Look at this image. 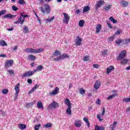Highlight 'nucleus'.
<instances>
[{
	"label": "nucleus",
	"mask_w": 130,
	"mask_h": 130,
	"mask_svg": "<svg viewBox=\"0 0 130 130\" xmlns=\"http://www.w3.org/2000/svg\"><path fill=\"white\" fill-rule=\"evenodd\" d=\"M42 51H44V49L26 48L25 49V52H27V53H40V52H42Z\"/></svg>",
	"instance_id": "f257e3e1"
},
{
	"label": "nucleus",
	"mask_w": 130,
	"mask_h": 130,
	"mask_svg": "<svg viewBox=\"0 0 130 130\" xmlns=\"http://www.w3.org/2000/svg\"><path fill=\"white\" fill-rule=\"evenodd\" d=\"M40 9H41V12L45 14L46 13L47 14H49L50 13V11H51V9H50V6H49V5L48 4H45L44 8L41 7Z\"/></svg>",
	"instance_id": "f03ea898"
},
{
	"label": "nucleus",
	"mask_w": 130,
	"mask_h": 130,
	"mask_svg": "<svg viewBox=\"0 0 130 130\" xmlns=\"http://www.w3.org/2000/svg\"><path fill=\"white\" fill-rule=\"evenodd\" d=\"M27 17H28V15H27L21 14V16L18 18L17 21L14 22V24H19V23H20L21 25H23L25 21V18H26Z\"/></svg>",
	"instance_id": "7ed1b4c3"
},
{
	"label": "nucleus",
	"mask_w": 130,
	"mask_h": 130,
	"mask_svg": "<svg viewBox=\"0 0 130 130\" xmlns=\"http://www.w3.org/2000/svg\"><path fill=\"white\" fill-rule=\"evenodd\" d=\"M126 55V51L123 50L122 51L117 57V60H122Z\"/></svg>",
	"instance_id": "20e7f679"
},
{
	"label": "nucleus",
	"mask_w": 130,
	"mask_h": 130,
	"mask_svg": "<svg viewBox=\"0 0 130 130\" xmlns=\"http://www.w3.org/2000/svg\"><path fill=\"white\" fill-rule=\"evenodd\" d=\"M70 58V56H69V55H68L67 54H63L57 58H54L53 60H54L55 61H59L60 59H64V58Z\"/></svg>",
	"instance_id": "39448f33"
},
{
	"label": "nucleus",
	"mask_w": 130,
	"mask_h": 130,
	"mask_svg": "<svg viewBox=\"0 0 130 130\" xmlns=\"http://www.w3.org/2000/svg\"><path fill=\"white\" fill-rule=\"evenodd\" d=\"M63 15L64 17L63 18V23H65V24H69V21H70V19H71V16L68 13H63Z\"/></svg>",
	"instance_id": "423d86ee"
},
{
	"label": "nucleus",
	"mask_w": 130,
	"mask_h": 130,
	"mask_svg": "<svg viewBox=\"0 0 130 130\" xmlns=\"http://www.w3.org/2000/svg\"><path fill=\"white\" fill-rule=\"evenodd\" d=\"M59 105H58V103H57L55 101H53L49 105V108L51 110L52 109H55V108H57Z\"/></svg>",
	"instance_id": "0eeeda50"
},
{
	"label": "nucleus",
	"mask_w": 130,
	"mask_h": 130,
	"mask_svg": "<svg viewBox=\"0 0 130 130\" xmlns=\"http://www.w3.org/2000/svg\"><path fill=\"white\" fill-rule=\"evenodd\" d=\"M14 63V60H7L5 63V69L8 70L9 68H11Z\"/></svg>",
	"instance_id": "6e6552de"
},
{
	"label": "nucleus",
	"mask_w": 130,
	"mask_h": 130,
	"mask_svg": "<svg viewBox=\"0 0 130 130\" xmlns=\"http://www.w3.org/2000/svg\"><path fill=\"white\" fill-rule=\"evenodd\" d=\"M15 99H17L18 98V94L20 92V83H18L15 86Z\"/></svg>",
	"instance_id": "1a4fd4ad"
},
{
	"label": "nucleus",
	"mask_w": 130,
	"mask_h": 130,
	"mask_svg": "<svg viewBox=\"0 0 130 130\" xmlns=\"http://www.w3.org/2000/svg\"><path fill=\"white\" fill-rule=\"evenodd\" d=\"M34 74H35V73L34 72V71H27L22 75V77L23 78H27V77H31V76H33V75H34Z\"/></svg>",
	"instance_id": "9d476101"
},
{
	"label": "nucleus",
	"mask_w": 130,
	"mask_h": 130,
	"mask_svg": "<svg viewBox=\"0 0 130 130\" xmlns=\"http://www.w3.org/2000/svg\"><path fill=\"white\" fill-rule=\"evenodd\" d=\"M59 93V88L58 87H56L55 89H54L52 91L49 92L50 96H55L57 94Z\"/></svg>",
	"instance_id": "9b49d317"
},
{
	"label": "nucleus",
	"mask_w": 130,
	"mask_h": 130,
	"mask_svg": "<svg viewBox=\"0 0 130 130\" xmlns=\"http://www.w3.org/2000/svg\"><path fill=\"white\" fill-rule=\"evenodd\" d=\"M75 43L76 45H77L78 46H80L82 43V38H80V37L78 36L77 37L75 41Z\"/></svg>",
	"instance_id": "f8f14e48"
},
{
	"label": "nucleus",
	"mask_w": 130,
	"mask_h": 130,
	"mask_svg": "<svg viewBox=\"0 0 130 130\" xmlns=\"http://www.w3.org/2000/svg\"><path fill=\"white\" fill-rule=\"evenodd\" d=\"M74 125L76 127H81L82 126V120H76L74 123Z\"/></svg>",
	"instance_id": "ddd939ff"
},
{
	"label": "nucleus",
	"mask_w": 130,
	"mask_h": 130,
	"mask_svg": "<svg viewBox=\"0 0 130 130\" xmlns=\"http://www.w3.org/2000/svg\"><path fill=\"white\" fill-rule=\"evenodd\" d=\"M104 114H105V109L103 108L102 114L101 115L98 114L96 115V116H97L98 119L100 120V121H102V120H103V119H101V115H102V116H103V115H104Z\"/></svg>",
	"instance_id": "4468645a"
},
{
	"label": "nucleus",
	"mask_w": 130,
	"mask_h": 130,
	"mask_svg": "<svg viewBox=\"0 0 130 130\" xmlns=\"http://www.w3.org/2000/svg\"><path fill=\"white\" fill-rule=\"evenodd\" d=\"M114 71V67L113 66H110L107 69V75H109L110 74L111 72H113Z\"/></svg>",
	"instance_id": "2eb2a0df"
},
{
	"label": "nucleus",
	"mask_w": 130,
	"mask_h": 130,
	"mask_svg": "<svg viewBox=\"0 0 130 130\" xmlns=\"http://www.w3.org/2000/svg\"><path fill=\"white\" fill-rule=\"evenodd\" d=\"M101 29H102V25L100 24H98L95 28V33H96L97 34H98V33H100Z\"/></svg>",
	"instance_id": "dca6fc26"
},
{
	"label": "nucleus",
	"mask_w": 130,
	"mask_h": 130,
	"mask_svg": "<svg viewBox=\"0 0 130 130\" xmlns=\"http://www.w3.org/2000/svg\"><path fill=\"white\" fill-rule=\"evenodd\" d=\"M104 4V1L103 0H100L99 1L96 2V8L98 9L99 8H100L101 7L102 5H103Z\"/></svg>",
	"instance_id": "f3484780"
},
{
	"label": "nucleus",
	"mask_w": 130,
	"mask_h": 130,
	"mask_svg": "<svg viewBox=\"0 0 130 130\" xmlns=\"http://www.w3.org/2000/svg\"><path fill=\"white\" fill-rule=\"evenodd\" d=\"M101 82L99 81H96L94 84V88L96 90L98 89L99 88H100Z\"/></svg>",
	"instance_id": "a211bd4d"
},
{
	"label": "nucleus",
	"mask_w": 130,
	"mask_h": 130,
	"mask_svg": "<svg viewBox=\"0 0 130 130\" xmlns=\"http://www.w3.org/2000/svg\"><path fill=\"white\" fill-rule=\"evenodd\" d=\"M3 18L4 19H7V18H9V19H14V18H15V16L12 15L11 14H8L4 15L3 16Z\"/></svg>",
	"instance_id": "6ab92c4d"
},
{
	"label": "nucleus",
	"mask_w": 130,
	"mask_h": 130,
	"mask_svg": "<svg viewBox=\"0 0 130 130\" xmlns=\"http://www.w3.org/2000/svg\"><path fill=\"white\" fill-rule=\"evenodd\" d=\"M111 7H112V6L111 5H106L104 7V10H105V11H106V12H109V11H110V10H111Z\"/></svg>",
	"instance_id": "aec40b11"
},
{
	"label": "nucleus",
	"mask_w": 130,
	"mask_h": 130,
	"mask_svg": "<svg viewBox=\"0 0 130 130\" xmlns=\"http://www.w3.org/2000/svg\"><path fill=\"white\" fill-rule=\"evenodd\" d=\"M39 87V85H38V84L36 85L35 86H34L29 91V94H32V93H33V92H34V91H35L37 88Z\"/></svg>",
	"instance_id": "412c9836"
},
{
	"label": "nucleus",
	"mask_w": 130,
	"mask_h": 130,
	"mask_svg": "<svg viewBox=\"0 0 130 130\" xmlns=\"http://www.w3.org/2000/svg\"><path fill=\"white\" fill-rule=\"evenodd\" d=\"M19 128L21 130L25 129L26 127H27V125L24 124H19L18 125Z\"/></svg>",
	"instance_id": "4be33fe9"
},
{
	"label": "nucleus",
	"mask_w": 130,
	"mask_h": 130,
	"mask_svg": "<svg viewBox=\"0 0 130 130\" xmlns=\"http://www.w3.org/2000/svg\"><path fill=\"white\" fill-rule=\"evenodd\" d=\"M42 69H43V66H39L36 68V70H35L34 72V73H36V72H40V71H42Z\"/></svg>",
	"instance_id": "5701e85b"
},
{
	"label": "nucleus",
	"mask_w": 130,
	"mask_h": 130,
	"mask_svg": "<svg viewBox=\"0 0 130 130\" xmlns=\"http://www.w3.org/2000/svg\"><path fill=\"white\" fill-rule=\"evenodd\" d=\"M65 104L66 105H68V106H72V104L71 103V101H70V100L69 99H66L64 101Z\"/></svg>",
	"instance_id": "b1692460"
},
{
	"label": "nucleus",
	"mask_w": 130,
	"mask_h": 130,
	"mask_svg": "<svg viewBox=\"0 0 130 130\" xmlns=\"http://www.w3.org/2000/svg\"><path fill=\"white\" fill-rule=\"evenodd\" d=\"M117 124V122H114L113 124L110 125L111 130H114V128L116 127V125Z\"/></svg>",
	"instance_id": "393cba45"
},
{
	"label": "nucleus",
	"mask_w": 130,
	"mask_h": 130,
	"mask_svg": "<svg viewBox=\"0 0 130 130\" xmlns=\"http://www.w3.org/2000/svg\"><path fill=\"white\" fill-rule=\"evenodd\" d=\"M53 20H54V17L53 16V17H51L50 18L46 19L45 20V21L46 22V23H49V22L53 21Z\"/></svg>",
	"instance_id": "a878e982"
},
{
	"label": "nucleus",
	"mask_w": 130,
	"mask_h": 130,
	"mask_svg": "<svg viewBox=\"0 0 130 130\" xmlns=\"http://www.w3.org/2000/svg\"><path fill=\"white\" fill-rule=\"evenodd\" d=\"M88 11H90V7L89 6H85L83 9V13H87Z\"/></svg>",
	"instance_id": "bb28decb"
},
{
	"label": "nucleus",
	"mask_w": 130,
	"mask_h": 130,
	"mask_svg": "<svg viewBox=\"0 0 130 130\" xmlns=\"http://www.w3.org/2000/svg\"><path fill=\"white\" fill-rule=\"evenodd\" d=\"M72 109V106H69L66 111V112L68 115H70L72 113V111L71 109Z\"/></svg>",
	"instance_id": "cd10ccee"
},
{
	"label": "nucleus",
	"mask_w": 130,
	"mask_h": 130,
	"mask_svg": "<svg viewBox=\"0 0 130 130\" xmlns=\"http://www.w3.org/2000/svg\"><path fill=\"white\" fill-rule=\"evenodd\" d=\"M37 107L40 109H43V106L42 105V103L41 102H38Z\"/></svg>",
	"instance_id": "c85d7f7f"
},
{
	"label": "nucleus",
	"mask_w": 130,
	"mask_h": 130,
	"mask_svg": "<svg viewBox=\"0 0 130 130\" xmlns=\"http://www.w3.org/2000/svg\"><path fill=\"white\" fill-rule=\"evenodd\" d=\"M0 45H1V46H7L8 44H7L5 41L1 40L0 41Z\"/></svg>",
	"instance_id": "c756f323"
},
{
	"label": "nucleus",
	"mask_w": 130,
	"mask_h": 130,
	"mask_svg": "<svg viewBox=\"0 0 130 130\" xmlns=\"http://www.w3.org/2000/svg\"><path fill=\"white\" fill-rule=\"evenodd\" d=\"M27 58L30 60H35V59H36V57L35 56L30 55L27 57Z\"/></svg>",
	"instance_id": "7c9ffc66"
},
{
	"label": "nucleus",
	"mask_w": 130,
	"mask_h": 130,
	"mask_svg": "<svg viewBox=\"0 0 130 130\" xmlns=\"http://www.w3.org/2000/svg\"><path fill=\"white\" fill-rule=\"evenodd\" d=\"M43 126L46 128H48L49 127H51L52 126V124L51 123H48L45 124Z\"/></svg>",
	"instance_id": "2f4dec72"
},
{
	"label": "nucleus",
	"mask_w": 130,
	"mask_h": 130,
	"mask_svg": "<svg viewBox=\"0 0 130 130\" xmlns=\"http://www.w3.org/2000/svg\"><path fill=\"white\" fill-rule=\"evenodd\" d=\"M121 4L123 7H127V6H128V3L125 1H121Z\"/></svg>",
	"instance_id": "473e14b6"
},
{
	"label": "nucleus",
	"mask_w": 130,
	"mask_h": 130,
	"mask_svg": "<svg viewBox=\"0 0 130 130\" xmlns=\"http://www.w3.org/2000/svg\"><path fill=\"white\" fill-rule=\"evenodd\" d=\"M53 55H54V56H57V55H60V54H61V53H60V52L59 51H55L53 53Z\"/></svg>",
	"instance_id": "72a5a7b5"
},
{
	"label": "nucleus",
	"mask_w": 130,
	"mask_h": 130,
	"mask_svg": "<svg viewBox=\"0 0 130 130\" xmlns=\"http://www.w3.org/2000/svg\"><path fill=\"white\" fill-rule=\"evenodd\" d=\"M85 21L84 20H80L79 22V25L80 27H83L84 26V24Z\"/></svg>",
	"instance_id": "f704fd0d"
},
{
	"label": "nucleus",
	"mask_w": 130,
	"mask_h": 130,
	"mask_svg": "<svg viewBox=\"0 0 130 130\" xmlns=\"http://www.w3.org/2000/svg\"><path fill=\"white\" fill-rule=\"evenodd\" d=\"M123 102H125L126 103H128V102H130V98L123 99Z\"/></svg>",
	"instance_id": "c9c22d12"
},
{
	"label": "nucleus",
	"mask_w": 130,
	"mask_h": 130,
	"mask_svg": "<svg viewBox=\"0 0 130 130\" xmlns=\"http://www.w3.org/2000/svg\"><path fill=\"white\" fill-rule=\"evenodd\" d=\"M29 32V29L28 28V27L24 26L23 28V33H28Z\"/></svg>",
	"instance_id": "e433bc0d"
},
{
	"label": "nucleus",
	"mask_w": 130,
	"mask_h": 130,
	"mask_svg": "<svg viewBox=\"0 0 130 130\" xmlns=\"http://www.w3.org/2000/svg\"><path fill=\"white\" fill-rule=\"evenodd\" d=\"M8 73H9L10 76H13L14 75V70H7Z\"/></svg>",
	"instance_id": "4c0bfd02"
},
{
	"label": "nucleus",
	"mask_w": 130,
	"mask_h": 130,
	"mask_svg": "<svg viewBox=\"0 0 130 130\" xmlns=\"http://www.w3.org/2000/svg\"><path fill=\"white\" fill-rule=\"evenodd\" d=\"M121 33H122V30L119 29L115 32V35H119V34H121Z\"/></svg>",
	"instance_id": "58836bf2"
},
{
	"label": "nucleus",
	"mask_w": 130,
	"mask_h": 130,
	"mask_svg": "<svg viewBox=\"0 0 130 130\" xmlns=\"http://www.w3.org/2000/svg\"><path fill=\"white\" fill-rule=\"evenodd\" d=\"M128 60L127 59H124L121 61V64H124L125 63H127Z\"/></svg>",
	"instance_id": "ea45409f"
},
{
	"label": "nucleus",
	"mask_w": 130,
	"mask_h": 130,
	"mask_svg": "<svg viewBox=\"0 0 130 130\" xmlns=\"http://www.w3.org/2000/svg\"><path fill=\"white\" fill-rule=\"evenodd\" d=\"M116 94L115 93H114L112 95H111L110 96H109L108 97V99H109V100H110L111 99H112V98H114V97H116Z\"/></svg>",
	"instance_id": "a19ab883"
},
{
	"label": "nucleus",
	"mask_w": 130,
	"mask_h": 130,
	"mask_svg": "<svg viewBox=\"0 0 130 130\" xmlns=\"http://www.w3.org/2000/svg\"><path fill=\"white\" fill-rule=\"evenodd\" d=\"M34 105V103H29L28 104H27L26 105V107L27 108H29V107H32V106H33V105Z\"/></svg>",
	"instance_id": "79ce46f5"
},
{
	"label": "nucleus",
	"mask_w": 130,
	"mask_h": 130,
	"mask_svg": "<svg viewBox=\"0 0 130 130\" xmlns=\"http://www.w3.org/2000/svg\"><path fill=\"white\" fill-rule=\"evenodd\" d=\"M123 43V40H122L121 39H118L116 41V44H120V43Z\"/></svg>",
	"instance_id": "37998d69"
},
{
	"label": "nucleus",
	"mask_w": 130,
	"mask_h": 130,
	"mask_svg": "<svg viewBox=\"0 0 130 130\" xmlns=\"http://www.w3.org/2000/svg\"><path fill=\"white\" fill-rule=\"evenodd\" d=\"M127 43H130V39H126L123 42V44H127Z\"/></svg>",
	"instance_id": "c03bdc74"
},
{
	"label": "nucleus",
	"mask_w": 130,
	"mask_h": 130,
	"mask_svg": "<svg viewBox=\"0 0 130 130\" xmlns=\"http://www.w3.org/2000/svg\"><path fill=\"white\" fill-rule=\"evenodd\" d=\"M41 126V125L40 124H38V125H35V130H39V127Z\"/></svg>",
	"instance_id": "a18cd8bd"
},
{
	"label": "nucleus",
	"mask_w": 130,
	"mask_h": 130,
	"mask_svg": "<svg viewBox=\"0 0 130 130\" xmlns=\"http://www.w3.org/2000/svg\"><path fill=\"white\" fill-rule=\"evenodd\" d=\"M18 3L19 5H25V1L24 0H18Z\"/></svg>",
	"instance_id": "49530a36"
},
{
	"label": "nucleus",
	"mask_w": 130,
	"mask_h": 130,
	"mask_svg": "<svg viewBox=\"0 0 130 130\" xmlns=\"http://www.w3.org/2000/svg\"><path fill=\"white\" fill-rule=\"evenodd\" d=\"M3 94H8V92H9V90L8 89H3L2 91Z\"/></svg>",
	"instance_id": "de8ad7c7"
},
{
	"label": "nucleus",
	"mask_w": 130,
	"mask_h": 130,
	"mask_svg": "<svg viewBox=\"0 0 130 130\" xmlns=\"http://www.w3.org/2000/svg\"><path fill=\"white\" fill-rule=\"evenodd\" d=\"M7 13V11L5 10H3L1 11H0V17L2 16V15H5Z\"/></svg>",
	"instance_id": "09e8293b"
},
{
	"label": "nucleus",
	"mask_w": 130,
	"mask_h": 130,
	"mask_svg": "<svg viewBox=\"0 0 130 130\" xmlns=\"http://www.w3.org/2000/svg\"><path fill=\"white\" fill-rule=\"evenodd\" d=\"M90 59V57L89 56H84L83 57V60L84 61H88V60H89Z\"/></svg>",
	"instance_id": "8fccbe9b"
},
{
	"label": "nucleus",
	"mask_w": 130,
	"mask_h": 130,
	"mask_svg": "<svg viewBox=\"0 0 130 130\" xmlns=\"http://www.w3.org/2000/svg\"><path fill=\"white\" fill-rule=\"evenodd\" d=\"M107 24L108 25V27H109L110 29H112V25L110 24V22L109 21H107Z\"/></svg>",
	"instance_id": "3c124183"
},
{
	"label": "nucleus",
	"mask_w": 130,
	"mask_h": 130,
	"mask_svg": "<svg viewBox=\"0 0 130 130\" xmlns=\"http://www.w3.org/2000/svg\"><path fill=\"white\" fill-rule=\"evenodd\" d=\"M108 39L109 42H112L114 40V37H110Z\"/></svg>",
	"instance_id": "603ef678"
},
{
	"label": "nucleus",
	"mask_w": 130,
	"mask_h": 130,
	"mask_svg": "<svg viewBox=\"0 0 130 130\" xmlns=\"http://www.w3.org/2000/svg\"><path fill=\"white\" fill-rule=\"evenodd\" d=\"M80 94L83 95V94H84V93H85V90H84V89H83V88H80Z\"/></svg>",
	"instance_id": "864d4df0"
},
{
	"label": "nucleus",
	"mask_w": 130,
	"mask_h": 130,
	"mask_svg": "<svg viewBox=\"0 0 130 130\" xmlns=\"http://www.w3.org/2000/svg\"><path fill=\"white\" fill-rule=\"evenodd\" d=\"M12 10L16 12V11H18V8L15 6L13 5L12 6Z\"/></svg>",
	"instance_id": "5fc2aeb1"
},
{
	"label": "nucleus",
	"mask_w": 130,
	"mask_h": 130,
	"mask_svg": "<svg viewBox=\"0 0 130 130\" xmlns=\"http://www.w3.org/2000/svg\"><path fill=\"white\" fill-rule=\"evenodd\" d=\"M96 104H98V105H99L100 103H101V101H100V99H98L97 100V101L95 102Z\"/></svg>",
	"instance_id": "6e6d98bb"
},
{
	"label": "nucleus",
	"mask_w": 130,
	"mask_h": 130,
	"mask_svg": "<svg viewBox=\"0 0 130 130\" xmlns=\"http://www.w3.org/2000/svg\"><path fill=\"white\" fill-rule=\"evenodd\" d=\"M93 68H94L95 69H98L99 68V66L97 64H94L93 65Z\"/></svg>",
	"instance_id": "4d7b16f0"
},
{
	"label": "nucleus",
	"mask_w": 130,
	"mask_h": 130,
	"mask_svg": "<svg viewBox=\"0 0 130 130\" xmlns=\"http://www.w3.org/2000/svg\"><path fill=\"white\" fill-rule=\"evenodd\" d=\"M83 120L84 121H85V122H86V123L89 122V120H88V119H87V117H84L83 118Z\"/></svg>",
	"instance_id": "13d9d810"
},
{
	"label": "nucleus",
	"mask_w": 130,
	"mask_h": 130,
	"mask_svg": "<svg viewBox=\"0 0 130 130\" xmlns=\"http://www.w3.org/2000/svg\"><path fill=\"white\" fill-rule=\"evenodd\" d=\"M27 83H28V84H32V79H27Z\"/></svg>",
	"instance_id": "bf43d9fd"
},
{
	"label": "nucleus",
	"mask_w": 130,
	"mask_h": 130,
	"mask_svg": "<svg viewBox=\"0 0 130 130\" xmlns=\"http://www.w3.org/2000/svg\"><path fill=\"white\" fill-rule=\"evenodd\" d=\"M76 14H77V15H79V14H80V13H81V11H80V10H77L75 11Z\"/></svg>",
	"instance_id": "052dcab7"
},
{
	"label": "nucleus",
	"mask_w": 130,
	"mask_h": 130,
	"mask_svg": "<svg viewBox=\"0 0 130 130\" xmlns=\"http://www.w3.org/2000/svg\"><path fill=\"white\" fill-rule=\"evenodd\" d=\"M109 20L111 21V22H112L114 20V18H113V17H110L109 18Z\"/></svg>",
	"instance_id": "680f3d73"
},
{
	"label": "nucleus",
	"mask_w": 130,
	"mask_h": 130,
	"mask_svg": "<svg viewBox=\"0 0 130 130\" xmlns=\"http://www.w3.org/2000/svg\"><path fill=\"white\" fill-rule=\"evenodd\" d=\"M0 57H7V55L6 54H0Z\"/></svg>",
	"instance_id": "e2e57ef3"
},
{
	"label": "nucleus",
	"mask_w": 130,
	"mask_h": 130,
	"mask_svg": "<svg viewBox=\"0 0 130 130\" xmlns=\"http://www.w3.org/2000/svg\"><path fill=\"white\" fill-rule=\"evenodd\" d=\"M69 88V89H71V88H73V84L72 83H70Z\"/></svg>",
	"instance_id": "0e129e2a"
},
{
	"label": "nucleus",
	"mask_w": 130,
	"mask_h": 130,
	"mask_svg": "<svg viewBox=\"0 0 130 130\" xmlns=\"http://www.w3.org/2000/svg\"><path fill=\"white\" fill-rule=\"evenodd\" d=\"M106 53H107V50H105L104 51V52H103V54L104 55L106 54Z\"/></svg>",
	"instance_id": "69168bd1"
},
{
	"label": "nucleus",
	"mask_w": 130,
	"mask_h": 130,
	"mask_svg": "<svg viewBox=\"0 0 130 130\" xmlns=\"http://www.w3.org/2000/svg\"><path fill=\"white\" fill-rule=\"evenodd\" d=\"M14 30V28L12 27L11 28H7L8 31H13Z\"/></svg>",
	"instance_id": "338daca9"
},
{
	"label": "nucleus",
	"mask_w": 130,
	"mask_h": 130,
	"mask_svg": "<svg viewBox=\"0 0 130 130\" xmlns=\"http://www.w3.org/2000/svg\"><path fill=\"white\" fill-rule=\"evenodd\" d=\"M113 22V24H116L117 23V20L114 19Z\"/></svg>",
	"instance_id": "774afa93"
}]
</instances>
